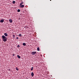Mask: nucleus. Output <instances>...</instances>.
Here are the masks:
<instances>
[{
  "mask_svg": "<svg viewBox=\"0 0 79 79\" xmlns=\"http://www.w3.org/2000/svg\"><path fill=\"white\" fill-rule=\"evenodd\" d=\"M17 57L18 58H19V59H20L21 58V56L19 55H17Z\"/></svg>",
  "mask_w": 79,
  "mask_h": 79,
  "instance_id": "6e6552de",
  "label": "nucleus"
},
{
  "mask_svg": "<svg viewBox=\"0 0 79 79\" xmlns=\"http://www.w3.org/2000/svg\"><path fill=\"white\" fill-rule=\"evenodd\" d=\"M13 36H15V35H13Z\"/></svg>",
  "mask_w": 79,
  "mask_h": 79,
  "instance_id": "aec40b11",
  "label": "nucleus"
},
{
  "mask_svg": "<svg viewBox=\"0 0 79 79\" xmlns=\"http://www.w3.org/2000/svg\"><path fill=\"white\" fill-rule=\"evenodd\" d=\"M20 10H19V9H18V12H20Z\"/></svg>",
  "mask_w": 79,
  "mask_h": 79,
  "instance_id": "dca6fc26",
  "label": "nucleus"
},
{
  "mask_svg": "<svg viewBox=\"0 0 79 79\" xmlns=\"http://www.w3.org/2000/svg\"><path fill=\"white\" fill-rule=\"evenodd\" d=\"M12 55H13V56H15V54H13Z\"/></svg>",
  "mask_w": 79,
  "mask_h": 79,
  "instance_id": "6ab92c4d",
  "label": "nucleus"
},
{
  "mask_svg": "<svg viewBox=\"0 0 79 79\" xmlns=\"http://www.w3.org/2000/svg\"><path fill=\"white\" fill-rule=\"evenodd\" d=\"M16 69L17 71H19V69H18V67H16Z\"/></svg>",
  "mask_w": 79,
  "mask_h": 79,
  "instance_id": "9d476101",
  "label": "nucleus"
},
{
  "mask_svg": "<svg viewBox=\"0 0 79 79\" xmlns=\"http://www.w3.org/2000/svg\"><path fill=\"white\" fill-rule=\"evenodd\" d=\"M2 40L3 42H6L7 40V38L4 35L2 36Z\"/></svg>",
  "mask_w": 79,
  "mask_h": 79,
  "instance_id": "f257e3e1",
  "label": "nucleus"
},
{
  "mask_svg": "<svg viewBox=\"0 0 79 79\" xmlns=\"http://www.w3.org/2000/svg\"><path fill=\"white\" fill-rule=\"evenodd\" d=\"M9 22H10V23H12V22H13V20L11 19H10L9 20Z\"/></svg>",
  "mask_w": 79,
  "mask_h": 79,
  "instance_id": "423d86ee",
  "label": "nucleus"
},
{
  "mask_svg": "<svg viewBox=\"0 0 79 79\" xmlns=\"http://www.w3.org/2000/svg\"><path fill=\"white\" fill-rule=\"evenodd\" d=\"M31 76H32V77H34V73L33 72L31 73Z\"/></svg>",
  "mask_w": 79,
  "mask_h": 79,
  "instance_id": "39448f33",
  "label": "nucleus"
},
{
  "mask_svg": "<svg viewBox=\"0 0 79 79\" xmlns=\"http://www.w3.org/2000/svg\"><path fill=\"white\" fill-rule=\"evenodd\" d=\"M37 50L38 51H39V50H40V48L39 47H38L37 48Z\"/></svg>",
  "mask_w": 79,
  "mask_h": 79,
  "instance_id": "9b49d317",
  "label": "nucleus"
},
{
  "mask_svg": "<svg viewBox=\"0 0 79 79\" xmlns=\"http://www.w3.org/2000/svg\"><path fill=\"white\" fill-rule=\"evenodd\" d=\"M15 2H16L15 1H13V4H15Z\"/></svg>",
  "mask_w": 79,
  "mask_h": 79,
  "instance_id": "f8f14e48",
  "label": "nucleus"
},
{
  "mask_svg": "<svg viewBox=\"0 0 79 79\" xmlns=\"http://www.w3.org/2000/svg\"><path fill=\"white\" fill-rule=\"evenodd\" d=\"M4 35H5V36H8V34H7V33H5L4 34Z\"/></svg>",
  "mask_w": 79,
  "mask_h": 79,
  "instance_id": "0eeeda50",
  "label": "nucleus"
},
{
  "mask_svg": "<svg viewBox=\"0 0 79 79\" xmlns=\"http://www.w3.org/2000/svg\"><path fill=\"white\" fill-rule=\"evenodd\" d=\"M16 39H19V38H18V37H17Z\"/></svg>",
  "mask_w": 79,
  "mask_h": 79,
  "instance_id": "a211bd4d",
  "label": "nucleus"
},
{
  "mask_svg": "<svg viewBox=\"0 0 79 79\" xmlns=\"http://www.w3.org/2000/svg\"><path fill=\"white\" fill-rule=\"evenodd\" d=\"M23 45L24 46H26V43H23Z\"/></svg>",
  "mask_w": 79,
  "mask_h": 79,
  "instance_id": "1a4fd4ad",
  "label": "nucleus"
},
{
  "mask_svg": "<svg viewBox=\"0 0 79 79\" xmlns=\"http://www.w3.org/2000/svg\"><path fill=\"white\" fill-rule=\"evenodd\" d=\"M36 52H32L31 54L32 55H35V54H36Z\"/></svg>",
  "mask_w": 79,
  "mask_h": 79,
  "instance_id": "f03ea898",
  "label": "nucleus"
},
{
  "mask_svg": "<svg viewBox=\"0 0 79 79\" xmlns=\"http://www.w3.org/2000/svg\"><path fill=\"white\" fill-rule=\"evenodd\" d=\"M22 4H23V1H22V3L20 4V5H21Z\"/></svg>",
  "mask_w": 79,
  "mask_h": 79,
  "instance_id": "4468645a",
  "label": "nucleus"
},
{
  "mask_svg": "<svg viewBox=\"0 0 79 79\" xmlns=\"http://www.w3.org/2000/svg\"><path fill=\"white\" fill-rule=\"evenodd\" d=\"M19 37H21V34H19Z\"/></svg>",
  "mask_w": 79,
  "mask_h": 79,
  "instance_id": "2eb2a0df",
  "label": "nucleus"
},
{
  "mask_svg": "<svg viewBox=\"0 0 79 79\" xmlns=\"http://www.w3.org/2000/svg\"><path fill=\"white\" fill-rule=\"evenodd\" d=\"M50 1H52V0H50Z\"/></svg>",
  "mask_w": 79,
  "mask_h": 79,
  "instance_id": "412c9836",
  "label": "nucleus"
},
{
  "mask_svg": "<svg viewBox=\"0 0 79 79\" xmlns=\"http://www.w3.org/2000/svg\"><path fill=\"white\" fill-rule=\"evenodd\" d=\"M20 8H24V5H20Z\"/></svg>",
  "mask_w": 79,
  "mask_h": 79,
  "instance_id": "7ed1b4c3",
  "label": "nucleus"
},
{
  "mask_svg": "<svg viewBox=\"0 0 79 79\" xmlns=\"http://www.w3.org/2000/svg\"><path fill=\"white\" fill-rule=\"evenodd\" d=\"M0 23H3L4 22V19H1L0 21Z\"/></svg>",
  "mask_w": 79,
  "mask_h": 79,
  "instance_id": "20e7f679",
  "label": "nucleus"
},
{
  "mask_svg": "<svg viewBox=\"0 0 79 79\" xmlns=\"http://www.w3.org/2000/svg\"><path fill=\"white\" fill-rule=\"evenodd\" d=\"M34 69V67H31V71H32V70H33V69Z\"/></svg>",
  "mask_w": 79,
  "mask_h": 79,
  "instance_id": "ddd939ff",
  "label": "nucleus"
},
{
  "mask_svg": "<svg viewBox=\"0 0 79 79\" xmlns=\"http://www.w3.org/2000/svg\"><path fill=\"white\" fill-rule=\"evenodd\" d=\"M20 47V46H19V45H18L17 46V47H18V48H19Z\"/></svg>",
  "mask_w": 79,
  "mask_h": 79,
  "instance_id": "f3484780",
  "label": "nucleus"
}]
</instances>
